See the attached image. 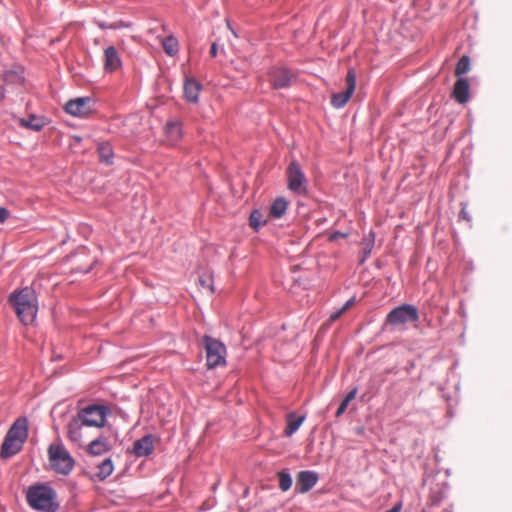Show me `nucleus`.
<instances>
[{"instance_id":"obj_9","label":"nucleus","mask_w":512,"mask_h":512,"mask_svg":"<svg viewBox=\"0 0 512 512\" xmlns=\"http://www.w3.org/2000/svg\"><path fill=\"white\" fill-rule=\"evenodd\" d=\"M93 110V100L90 97H79L65 104V111L76 117H86Z\"/></svg>"},{"instance_id":"obj_17","label":"nucleus","mask_w":512,"mask_h":512,"mask_svg":"<svg viewBox=\"0 0 512 512\" xmlns=\"http://www.w3.org/2000/svg\"><path fill=\"white\" fill-rule=\"evenodd\" d=\"M85 426L84 422L77 415L72 418L67 425V437L74 443H80L82 440V427Z\"/></svg>"},{"instance_id":"obj_32","label":"nucleus","mask_w":512,"mask_h":512,"mask_svg":"<svg viewBox=\"0 0 512 512\" xmlns=\"http://www.w3.org/2000/svg\"><path fill=\"white\" fill-rule=\"evenodd\" d=\"M9 216L10 212L4 207H0V223H4Z\"/></svg>"},{"instance_id":"obj_20","label":"nucleus","mask_w":512,"mask_h":512,"mask_svg":"<svg viewBox=\"0 0 512 512\" xmlns=\"http://www.w3.org/2000/svg\"><path fill=\"white\" fill-rule=\"evenodd\" d=\"M288 208V201L284 197L276 198L270 206L269 216L275 219L282 218Z\"/></svg>"},{"instance_id":"obj_11","label":"nucleus","mask_w":512,"mask_h":512,"mask_svg":"<svg viewBox=\"0 0 512 512\" xmlns=\"http://www.w3.org/2000/svg\"><path fill=\"white\" fill-rule=\"evenodd\" d=\"M317 481V473L313 471H301L297 475L296 489L300 493H306L316 485Z\"/></svg>"},{"instance_id":"obj_21","label":"nucleus","mask_w":512,"mask_h":512,"mask_svg":"<svg viewBox=\"0 0 512 512\" xmlns=\"http://www.w3.org/2000/svg\"><path fill=\"white\" fill-rule=\"evenodd\" d=\"M19 124L24 128L38 132L45 126L46 123L44 118L31 115L28 119H19Z\"/></svg>"},{"instance_id":"obj_16","label":"nucleus","mask_w":512,"mask_h":512,"mask_svg":"<svg viewBox=\"0 0 512 512\" xmlns=\"http://www.w3.org/2000/svg\"><path fill=\"white\" fill-rule=\"evenodd\" d=\"M121 66V60L115 47L109 46L104 51V69L114 72Z\"/></svg>"},{"instance_id":"obj_10","label":"nucleus","mask_w":512,"mask_h":512,"mask_svg":"<svg viewBox=\"0 0 512 512\" xmlns=\"http://www.w3.org/2000/svg\"><path fill=\"white\" fill-rule=\"evenodd\" d=\"M293 74L286 68H273L270 71L269 81L274 89H281L290 86Z\"/></svg>"},{"instance_id":"obj_34","label":"nucleus","mask_w":512,"mask_h":512,"mask_svg":"<svg viewBox=\"0 0 512 512\" xmlns=\"http://www.w3.org/2000/svg\"><path fill=\"white\" fill-rule=\"evenodd\" d=\"M355 303V298H350L341 308L342 311L346 312L350 307H352Z\"/></svg>"},{"instance_id":"obj_15","label":"nucleus","mask_w":512,"mask_h":512,"mask_svg":"<svg viewBox=\"0 0 512 512\" xmlns=\"http://www.w3.org/2000/svg\"><path fill=\"white\" fill-rule=\"evenodd\" d=\"M470 85L466 78H459L453 88L452 97L459 103L464 104L469 100Z\"/></svg>"},{"instance_id":"obj_28","label":"nucleus","mask_w":512,"mask_h":512,"mask_svg":"<svg viewBox=\"0 0 512 512\" xmlns=\"http://www.w3.org/2000/svg\"><path fill=\"white\" fill-rule=\"evenodd\" d=\"M469 70H470V58L467 55H463L459 59L457 65H456L455 75L457 77H461L462 75L467 73Z\"/></svg>"},{"instance_id":"obj_30","label":"nucleus","mask_w":512,"mask_h":512,"mask_svg":"<svg viewBox=\"0 0 512 512\" xmlns=\"http://www.w3.org/2000/svg\"><path fill=\"white\" fill-rule=\"evenodd\" d=\"M278 480H279V488L286 492L288 491L292 486V478L291 476L284 471H281L278 473Z\"/></svg>"},{"instance_id":"obj_39","label":"nucleus","mask_w":512,"mask_h":512,"mask_svg":"<svg viewBox=\"0 0 512 512\" xmlns=\"http://www.w3.org/2000/svg\"><path fill=\"white\" fill-rule=\"evenodd\" d=\"M443 512H452V511H450V510H444Z\"/></svg>"},{"instance_id":"obj_13","label":"nucleus","mask_w":512,"mask_h":512,"mask_svg":"<svg viewBox=\"0 0 512 512\" xmlns=\"http://www.w3.org/2000/svg\"><path fill=\"white\" fill-rule=\"evenodd\" d=\"M202 85L193 77H186L184 82V96L187 101L197 103Z\"/></svg>"},{"instance_id":"obj_22","label":"nucleus","mask_w":512,"mask_h":512,"mask_svg":"<svg viewBox=\"0 0 512 512\" xmlns=\"http://www.w3.org/2000/svg\"><path fill=\"white\" fill-rule=\"evenodd\" d=\"M304 419V416L297 417L294 413H289L287 415V427L284 430L285 436L289 437L295 433L303 423Z\"/></svg>"},{"instance_id":"obj_6","label":"nucleus","mask_w":512,"mask_h":512,"mask_svg":"<svg viewBox=\"0 0 512 512\" xmlns=\"http://www.w3.org/2000/svg\"><path fill=\"white\" fill-rule=\"evenodd\" d=\"M108 409L104 405H89L78 412L85 426L101 428L105 426Z\"/></svg>"},{"instance_id":"obj_14","label":"nucleus","mask_w":512,"mask_h":512,"mask_svg":"<svg viewBox=\"0 0 512 512\" xmlns=\"http://www.w3.org/2000/svg\"><path fill=\"white\" fill-rule=\"evenodd\" d=\"M154 450V440L151 435H146L134 442L133 452L137 457L150 455Z\"/></svg>"},{"instance_id":"obj_4","label":"nucleus","mask_w":512,"mask_h":512,"mask_svg":"<svg viewBox=\"0 0 512 512\" xmlns=\"http://www.w3.org/2000/svg\"><path fill=\"white\" fill-rule=\"evenodd\" d=\"M419 319L418 309L410 304H403L392 309L385 320L386 326H403L411 322H417Z\"/></svg>"},{"instance_id":"obj_24","label":"nucleus","mask_w":512,"mask_h":512,"mask_svg":"<svg viewBox=\"0 0 512 512\" xmlns=\"http://www.w3.org/2000/svg\"><path fill=\"white\" fill-rule=\"evenodd\" d=\"M162 47L166 54L174 56L179 51V44L175 37L167 36L162 40Z\"/></svg>"},{"instance_id":"obj_8","label":"nucleus","mask_w":512,"mask_h":512,"mask_svg":"<svg viewBox=\"0 0 512 512\" xmlns=\"http://www.w3.org/2000/svg\"><path fill=\"white\" fill-rule=\"evenodd\" d=\"M345 84V91L334 93L331 97V104L334 108H343L353 95L356 88V71L354 68H350L347 71L345 76Z\"/></svg>"},{"instance_id":"obj_29","label":"nucleus","mask_w":512,"mask_h":512,"mask_svg":"<svg viewBox=\"0 0 512 512\" xmlns=\"http://www.w3.org/2000/svg\"><path fill=\"white\" fill-rule=\"evenodd\" d=\"M99 158L102 162L110 163L113 157V152L108 144H100L98 146Z\"/></svg>"},{"instance_id":"obj_35","label":"nucleus","mask_w":512,"mask_h":512,"mask_svg":"<svg viewBox=\"0 0 512 512\" xmlns=\"http://www.w3.org/2000/svg\"><path fill=\"white\" fill-rule=\"evenodd\" d=\"M217 52H218L217 44L216 43H212L211 48H210V55L212 57H215L217 55Z\"/></svg>"},{"instance_id":"obj_36","label":"nucleus","mask_w":512,"mask_h":512,"mask_svg":"<svg viewBox=\"0 0 512 512\" xmlns=\"http://www.w3.org/2000/svg\"><path fill=\"white\" fill-rule=\"evenodd\" d=\"M99 27L101 29H115L116 28V25H107V24H104V23H100L99 24Z\"/></svg>"},{"instance_id":"obj_25","label":"nucleus","mask_w":512,"mask_h":512,"mask_svg":"<svg viewBox=\"0 0 512 512\" xmlns=\"http://www.w3.org/2000/svg\"><path fill=\"white\" fill-rule=\"evenodd\" d=\"M165 132L167 137L174 142L178 141L181 138L182 134L181 126L179 123L176 122L167 123V125L165 126Z\"/></svg>"},{"instance_id":"obj_3","label":"nucleus","mask_w":512,"mask_h":512,"mask_svg":"<svg viewBox=\"0 0 512 512\" xmlns=\"http://www.w3.org/2000/svg\"><path fill=\"white\" fill-rule=\"evenodd\" d=\"M47 454L50 467L55 473L64 476L71 473L75 461L60 440L49 445Z\"/></svg>"},{"instance_id":"obj_23","label":"nucleus","mask_w":512,"mask_h":512,"mask_svg":"<svg viewBox=\"0 0 512 512\" xmlns=\"http://www.w3.org/2000/svg\"><path fill=\"white\" fill-rule=\"evenodd\" d=\"M98 472L97 477L100 480H105L109 477L114 471V464L110 458H106L97 466Z\"/></svg>"},{"instance_id":"obj_33","label":"nucleus","mask_w":512,"mask_h":512,"mask_svg":"<svg viewBox=\"0 0 512 512\" xmlns=\"http://www.w3.org/2000/svg\"><path fill=\"white\" fill-rule=\"evenodd\" d=\"M345 312L342 311V309H339L338 311L332 313L329 317V321L330 322H334L336 321L337 319H339L341 317L342 314H344Z\"/></svg>"},{"instance_id":"obj_2","label":"nucleus","mask_w":512,"mask_h":512,"mask_svg":"<svg viewBox=\"0 0 512 512\" xmlns=\"http://www.w3.org/2000/svg\"><path fill=\"white\" fill-rule=\"evenodd\" d=\"M27 502L30 507L42 512H56L59 508L55 491L46 485L30 487L27 492Z\"/></svg>"},{"instance_id":"obj_31","label":"nucleus","mask_w":512,"mask_h":512,"mask_svg":"<svg viewBox=\"0 0 512 512\" xmlns=\"http://www.w3.org/2000/svg\"><path fill=\"white\" fill-rule=\"evenodd\" d=\"M363 245V252H364V255L365 257L368 256L372 250V247L374 245V239L371 238V239H365L362 243Z\"/></svg>"},{"instance_id":"obj_18","label":"nucleus","mask_w":512,"mask_h":512,"mask_svg":"<svg viewBox=\"0 0 512 512\" xmlns=\"http://www.w3.org/2000/svg\"><path fill=\"white\" fill-rule=\"evenodd\" d=\"M23 443L14 440L6 435L1 446L0 456L2 458H10L22 449Z\"/></svg>"},{"instance_id":"obj_1","label":"nucleus","mask_w":512,"mask_h":512,"mask_svg":"<svg viewBox=\"0 0 512 512\" xmlns=\"http://www.w3.org/2000/svg\"><path fill=\"white\" fill-rule=\"evenodd\" d=\"M10 302L23 324L28 325L34 321L37 315L38 305L37 297L33 289L25 287L13 293L10 296Z\"/></svg>"},{"instance_id":"obj_5","label":"nucleus","mask_w":512,"mask_h":512,"mask_svg":"<svg viewBox=\"0 0 512 512\" xmlns=\"http://www.w3.org/2000/svg\"><path fill=\"white\" fill-rule=\"evenodd\" d=\"M203 344L206 351V361L209 368L225 364V346L218 340L210 337H203Z\"/></svg>"},{"instance_id":"obj_19","label":"nucleus","mask_w":512,"mask_h":512,"mask_svg":"<svg viewBox=\"0 0 512 512\" xmlns=\"http://www.w3.org/2000/svg\"><path fill=\"white\" fill-rule=\"evenodd\" d=\"M111 449V445L106 437H99L88 445L87 451L93 456H100Z\"/></svg>"},{"instance_id":"obj_27","label":"nucleus","mask_w":512,"mask_h":512,"mask_svg":"<svg viewBox=\"0 0 512 512\" xmlns=\"http://www.w3.org/2000/svg\"><path fill=\"white\" fill-rule=\"evenodd\" d=\"M356 394H357V388H353L346 396L345 398L342 400V402L340 403L336 413H335V416L336 417H340L347 409L349 403L355 399L356 397Z\"/></svg>"},{"instance_id":"obj_38","label":"nucleus","mask_w":512,"mask_h":512,"mask_svg":"<svg viewBox=\"0 0 512 512\" xmlns=\"http://www.w3.org/2000/svg\"><path fill=\"white\" fill-rule=\"evenodd\" d=\"M200 283H201L202 285H206V282H205L204 280H202V279H200Z\"/></svg>"},{"instance_id":"obj_7","label":"nucleus","mask_w":512,"mask_h":512,"mask_svg":"<svg viewBox=\"0 0 512 512\" xmlns=\"http://www.w3.org/2000/svg\"><path fill=\"white\" fill-rule=\"evenodd\" d=\"M288 189L295 194H305L307 191L306 177L297 161H292L287 168Z\"/></svg>"},{"instance_id":"obj_12","label":"nucleus","mask_w":512,"mask_h":512,"mask_svg":"<svg viewBox=\"0 0 512 512\" xmlns=\"http://www.w3.org/2000/svg\"><path fill=\"white\" fill-rule=\"evenodd\" d=\"M7 436L24 444L28 436L27 419L18 418L8 430Z\"/></svg>"},{"instance_id":"obj_37","label":"nucleus","mask_w":512,"mask_h":512,"mask_svg":"<svg viewBox=\"0 0 512 512\" xmlns=\"http://www.w3.org/2000/svg\"><path fill=\"white\" fill-rule=\"evenodd\" d=\"M400 509H401V504H398V505H395L390 510H387L386 512H400Z\"/></svg>"},{"instance_id":"obj_26","label":"nucleus","mask_w":512,"mask_h":512,"mask_svg":"<svg viewBox=\"0 0 512 512\" xmlns=\"http://www.w3.org/2000/svg\"><path fill=\"white\" fill-rule=\"evenodd\" d=\"M267 223V220L263 218V214L259 210H254L250 214L249 224L255 230L258 231L263 225Z\"/></svg>"}]
</instances>
